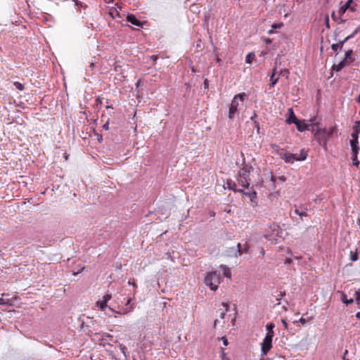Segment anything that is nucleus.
<instances>
[{
  "label": "nucleus",
  "instance_id": "obj_1",
  "mask_svg": "<svg viewBox=\"0 0 360 360\" xmlns=\"http://www.w3.org/2000/svg\"><path fill=\"white\" fill-rule=\"evenodd\" d=\"M252 169V167L245 165L239 170L237 179L242 187L247 188L250 186V174Z\"/></svg>",
  "mask_w": 360,
  "mask_h": 360
},
{
  "label": "nucleus",
  "instance_id": "obj_2",
  "mask_svg": "<svg viewBox=\"0 0 360 360\" xmlns=\"http://www.w3.org/2000/svg\"><path fill=\"white\" fill-rule=\"evenodd\" d=\"M221 282V277L217 271H212L208 273L205 278V284L209 286L212 290H216L218 285Z\"/></svg>",
  "mask_w": 360,
  "mask_h": 360
},
{
  "label": "nucleus",
  "instance_id": "obj_3",
  "mask_svg": "<svg viewBox=\"0 0 360 360\" xmlns=\"http://www.w3.org/2000/svg\"><path fill=\"white\" fill-rule=\"evenodd\" d=\"M245 96V94L241 93V94H236L233 97V98L231 101V105L229 107V117L230 119L234 118L236 114L238 112V106L239 105L238 101H240V102L243 103L244 101Z\"/></svg>",
  "mask_w": 360,
  "mask_h": 360
},
{
  "label": "nucleus",
  "instance_id": "obj_4",
  "mask_svg": "<svg viewBox=\"0 0 360 360\" xmlns=\"http://www.w3.org/2000/svg\"><path fill=\"white\" fill-rule=\"evenodd\" d=\"M274 337L270 335H265L264 339L261 343V354L262 356H266L270 349L272 348V340Z\"/></svg>",
  "mask_w": 360,
  "mask_h": 360
},
{
  "label": "nucleus",
  "instance_id": "obj_5",
  "mask_svg": "<svg viewBox=\"0 0 360 360\" xmlns=\"http://www.w3.org/2000/svg\"><path fill=\"white\" fill-rule=\"evenodd\" d=\"M280 157L288 163H293L297 161V155L289 153H281Z\"/></svg>",
  "mask_w": 360,
  "mask_h": 360
},
{
  "label": "nucleus",
  "instance_id": "obj_6",
  "mask_svg": "<svg viewBox=\"0 0 360 360\" xmlns=\"http://www.w3.org/2000/svg\"><path fill=\"white\" fill-rule=\"evenodd\" d=\"M227 185L229 186V188L231 190H233V191L235 192H239V193H241L244 195H249L250 198H251V200H252V196H255L256 195V193L255 192H253L252 193L250 194L248 193H245L244 192L242 189H236V184L235 182L232 181H229L228 180L227 181Z\"/></svg>",
  "mask_w": 360,
  "mask_h": 360
},
{
  "label": "nucleus",
  "instance_id": "obj_7",
  "mask_svg": "<svg viewBox=\"0 0 360 360\" xmlns=\"http://www.w3.org/2000/svg\"><path fill=\"white\" fill-rule=\"evenodd\" d=\"M277 66H278V58H276L274 67L272 69V73L270 75L271 82H270L269 85L271 87H274L278 81V77L275 78V75L276 74V71H277Z\"/></svg>",
  "mask_w": 360,
  "mask_h": 360
},
{
  "label": "nucleus",
  "instance_id": "obj_8",
  "mask_svg": "<svg viewBox=\"0 0 360 360\" xmlns=\"http://www.w3.org/2000/svg\"><path fill=\"white\" fill-rule=\"evenodd\" d=\"M295 125H296V127H297V130H298L299 131H301V132H302V131H305V130H311V131H314V130H315V129H314V126H313V127H312V128L311 129V128H310V125H309V124H307V123L305 122V120H302V121H301V120H299V121L295 124Z\"/></svg>",
  "mask_w": 360,
  "mask_h": 360
},
{
  "label": "nucleus",
  "instance_id": "obj_9",
  "mask_svg": "<svg viewBox=\"0 0 360 360\" xmlns=\"http://www.w3.org/2000/svg\"><path fill=\"white\" fill-rule=\"evenodd\" d=\"M336 130H337L336 126H334V127L330 128L329 129H327L326 128L318 129L316 135H319V134H321L323 133V134H326L327 136V137H330L336 131Z\"/></svg>",
  "mask_w": 360,
  "mask_h": 360
},
{
  "label": "nucleus",
  "instance_id": "obj_10",
  "mask_svg": "<svg viewBox=\"0 0 360 360\" xmlns=\"http://www.w3.org/2000/svg\"><path fill=\"white\" fill-rule=\"evenodd\" d=\"M127 20L128 22H131V24H133L136 26H138V27H141L142 24H143L133 14H129V13L127 14Z\"/></svg>",
  "mask_w": 360,
  "mask_h": 360
},
{
  "label": "nucleus",
  "instance_id": "obj_11",
  "mask_svg": "<svg viewBox=\"0 0 360 360\" xmlns=\"http://www.w3.org/2000/svg\"><path fill=\"white\" fill-rule=\"evenodd\" d=\"M353 51L352 49H349L346 51L345 56L344 58L345 62L347 63L348 65H349L351 63H352L354 60V58L353 57Z\"/></svg>",
  "mask_w": 360,
  "mask_h": 360
},
{
  "label": "nucleus",
  "instance_id": "obj_12",
  "mask_svg": "<svg viewBox=\"0 0 360 360\" xmlns=\"http://www.w3.org/2000/svg\"><path fill=\"white\" fill-rule=\"evenodd\" d=\"M288 112H289V117L287 119L286 122L288 123V124H296L299 120L297 118V117L295 115L294 112H293V110L292 108H289L288 110Z\"/></svg>",
  "mask_w": 360,
  "mask_h": 360
},
{
  "label": "nucleus",
  "instance_id": "obj_13",
  "mask_svg": "<svg viewBox=\"0 0 360 360\" xmlns=\"http://www.w3.org/2000/svg\"><path fill=\"white\" fill-rule=\"evenodd\" d=\"M346 41H345V39L342 40V41H340L337 44H333L331 45V49L333 51L336 52L338 51V49H342V47H343V45L345 43Z\"/></svg>",
  "mask_w": 360,
  "mask_h": 360
},
{
  "label": "nucleus",
  "instance_id": "obj_14",
  "mask_svg": "<svg viewBox=\"0 0 360 360\" xmlns=\"http://www.w3.org/2000/svg\"><path fill=\"white\" fill-rule=\"evenodd\" d=\"M346 62H345L344 60H342L338 65H333V70L336 72L340 71L342 69H343L345 66H347Z\"/></svg>",
  "mask_w": 360,
  "mask_h": 360
},
{
  "label": "nucleus",
  "instance_id": "obj_15",
  "mask_svg": "<svg viewBox=\"0 0 360 360\" xmlns=\"http://www.w3.org/2000/svg\"><path fill=\"white\" fill-rule=\"evenodd\" d=\"M349 8V4H345L341 6L338 11V14L339 15V18H342V15L345 13Z\"/></svg>",
  "mask_w": 360,
  "mask_h": 360
},
{
  "label": "nucleus",
  "instance_id": "obj_16",
  "mask_svg": "<svg viewBox=\"0 0 360 360\" xmlns=\"http://www.w3.org/2000/svg\"><path fill=\"white\" fill-rule=\"evenodd\" d=\"M274 327H275V325L273 323H270L267 324L266 325L267 333H266V335H270L271 337H274V332L273 329L274 328Z\"/></svg>",
  "mask_w": 360,
  "mask_h": 360
},
{
  "label": "nucleus",
  "instance_id": "obj_17",
  "mask_svg": "<svg viewBox=\"0 0 360 360\" xmlns=\"http://www.w3.org/2000/svg\"><path fill=\"white\" fill-rule=\"evenodd\" d=\"M131 299H129L127 300V302L126 303V306L127 307L129 306V307L125 309L123 314H127V313L134 311V304H131Z\"/></svg>",
  "mask_w": 360,
  "mask_h": 360
},
{
  "label": "nucleus",
  "instance_id": "obj_18",
  "mask_svg": "<svg viewBox=\"0 0 360 360\" xmlns=\"http://www.w3.org/2000/svg\"><path fill=\"white\" fill-rule=\"evenodd\" d=\"M341 300L342 302L347 305L352 304L354 302V300L352 298L347 299V295L344 292H342Z\"/></svg>",
  "mask_w": 360,
  "mask_h": 360
},
{
  "label": "nucleus",
  "instance_id": "obj_19",
  "mask_svg": "<svg viewBox=\"0 0 360 360\" xmlns=\"http://www.w3.org/2000/svg\"><path fill=\"white\" fill-rule=\"evenodd\" d=\"M307 157V151H305L304 149H302V150H300V156L298 157V156L297 155V161H302V160H306Z\"/></svg>",
  "mask_w": 360,
  "mask_h": 360
},
{
  "label": "nucleus",
  "instance_id": "obj_20",
  "mask_svg": "<svg viewBox=\"0 0 360 360\" xmlns=\"http://www.w3.org/2000/svg\"><path fill=\"white\" fill-rule=\"evenodd\" d=\"M359 31H360V26L357 27L351 34L346 37L344 39L345 41L347 42L349 39L353 38Z\"/></svg>",
  "mask_w": 360,
  "mask_h": 360
},
{
  "label": "nucleus",
  "instance_id": "obj_21",
  "mask_svg": "<svg viewBox=\"0 0 360 360\" xmlns=\"http://www.w3.org/2000/svg\"><path fill=\"white\" fill-rule=\"evenodd\" d=\"M359 31H360V26L357 27L351 34L346 37L344 39L345 41L347 42L349 39L353 38Z\"/></svg>",
  "mask_w": 360,
  "mask_h": 360
},
{
  "label": "nucleus",
  "instance_id": "obj_22",
  "mask_svg": "<svg viewBox=\"0 0 360 360\" xmlns=\"http://www.w3.org/2000/svg\"><path fill=\"white\" fill-rule=\"evenodd\" d=\"M255 55L254 53H249L245 57V62L247 63H252V62L255 60Z\"/></svg>",
  "mask_w": 360,
  "mask_h": 360
},
{
  "label": "nucleus",
  "instance_id": "obj_23",
  "mask_svg": "<svg viewBox=\"0 0 360 360\" xmlns=\"http://www.w3.org/2000/svg\"><path fill=\"white\" fill-rule=\"evenodd\" d=\"M353 155H357L359 153V147L358 143H350Z\"/></svg>",
  "mask_w": 360,
  "mask_h": 360
},
{
  "label": "nucleus",
  "instance_id": "obj_24",
  "mask_svg": "<svg viewBox=\"0 0 360 360\" xmlns=\"http://www.w3.org/2000/svg\"><path fill=\"white\" fill-rule=\"evenodd\" d=\"M2 297H0V304H6V305H11V302L9 299L4 298L3 297L5 296V294L3 293Z\"/></svg>",
  "mask_w": 360,
  "mask_h": 360
},
{
  "label": "nucleus",
  "instance_id": "obj_25",
  "mask_svg": "<svg viewBox=\"0 0 360 360\" xmlns=\"http://www.w3.org/2000/svg\"><path fill=\"white\" fill-rule=\"evenodd\" d=\"M345 4H349V8L347 10L352 12H354L356 11V4L352 5L354 4L353 0H347Z\"/></svg>",
  "mask_w": 360,
  "mask_h": 360
},
{
  "label": "nucleus",
  "instance_id": "obj_26",
  "mask_svg": "<svg viewBox=\"0 0 360 360\" xmlns=\"http://www.w3.org/2000/svg\"><path fill=\"white\" fill-rule=\"evenodd\" d=\"M350 259L352 262H355V261L358 260L357 248H356L355 251L350 252Z\"/></svg>",
  "mask_w": 360,
  "mask_h": 360
},
{
  "label": "nucleus",
  "instance_id": "obj_27",
  "mask_svg": "<svg viewBox=\"0 0 360 360\" xmlns=\"http://www.w3.org/2000/svg\"><path fill=\"white\" fill-rule=\"evenodd\" d=\"M352 129L354 133H360V120L354 122Z\"/></svg>",
  "mask_w": 360,
  "mask_h": 360
},
{
  "label": "nucleus",
  "instance_id": "obj_28",
  "mask_svg": "<svg viewBox=\"0 0 360 360\" xmlns=\"http://www.w3.org/2000/svg\"><path fill=\"white\" fill-rule=\"evenodd\" d=\"M96 306L98 307L101 311H104L107 307V302H104V301L102 300L101 301L96 302Z\"/></svg>",
  "mask_w": 360,
  "mask_h": 360
},
{
  "label": "nucleus",
  "instance_id": "obj_29",
  "mask_svg": "<svg viewBox=\"0 0 360 360\" xmlns=\"http://www.w3.org/2000/svg\"><path fill=\"white\" fill-rule=\"evenodd\" d=\"M221 304L224 307V309L223 310V311L221 312L220 317H221V319H224L226 312L229 310V306L227 303H225V302H222Z\"/></svg>",
  "mask_w": 360,
  "mask_h": 360
},
{
  "label": "nucleus",
  "instance_id": "obj_30",
  "mask_svg": "<svg viewBox=\"0 0 360 360\" xmlns=\"http://www.w3.org/2000/svg\"><path fill=\"white\" fill-rule=\"evenodd\" d=\"M248 252V246H245V248H244V250H241L240 248V243H238L237 245V250H236V253H238L239 255H242L243 252Z\"/></svg>",
  "mask_w": 360,
  "mask_h": 360
},
{
  "label": "nucleus",
  "instance_id": "obj_31",
  "mask_svg": "<svg viewBox=\"0 0 360 360\" xmlns=\"http://www.w3.org/2000/svg\"><path fill=\"white\" fill-rule=\"evenodd\" d=\"M359 134L352 132V139L351 140L350 143H358Z\"/></svg>",
  "mask_w": 360,
  "mask_h": 360
},
{
  "label": "nucleus",
  "instance_id": "obj_32",
  "mask_svg": "<svg viewBox=\"0 0 360 360\" xmlns=\"http://www.w3.org/2000/svg\"><path fill=\"white\" fill-rule=\"evenodd\" d=\"M359 161L357 159V155H352V164L354 166L359 167Z\"/></svg>",
  "mask_w": 360,
  "mask_h": 360
},
{
  "label": "nucleus",
  "instance_id": "obj_33",
  "mask_svg": "<svg viewBox=\"0 0 360 360\" xmlns=\"http://www.w3.org/2000/svg\"><path fill=\"white\" fill-rule=\"evenodd\" d=\"M224 276L226 278H231V273L229 269L225 266L224 267Z\"/></svg>",
  "mask_w": 360,
  "mask_h": 360
},
{
  "label": "nucleus",
  "instance_id": "obj_34",
  "mask_svg": "<svg viewBox=\"0 0 360 360\" xmlns=\"http://www.w3.org/2000/svg\"><path fill=\"white\" fill-rule=\"evenodd\" d=\"M279 75H281V76H285L288 77V75H289V70L288 69H282L279 71V73H278Z\"/></svg>",
  "mask_w": 360,
  "mask_h": 360
},
{
  "label": "nucleus",
  "instance_id": "obj_35",
  "mask_svg": "<svg viewBox=\"0 0 360 360\" xmlns=\"http://www.w3.org/2000/svg\"><path fill=\"white\" fill-rule=\"evenodd\" d=\"M295 213L299 215L300 217L308 216L307 213L305 212H300L298 209L295 210Z\"/></svg>",
  "mask_w": 360,
  "mask_h": 360
},
{
  "label": "nucleus",
  "instance_id": "obj_36",
  "mask_svg": "<svg viewBox=\"0 0 360 360\" xmlns=\"http://www.w3.org/2000/svg\"><path fill=\"white\" fill-rule=\"evenodd\" d=\"M14 86L16 87L17 89L20 91H22L24 89V86L18 82H15Z\"/></svg>",
  "mask_w": 360,
  "mask_h": 360
},
{
  "label": "nucleus",
  "instance_id": "obj_37",
  "mask_svg": "<svg viewBox=\"0 0 360 360\" xmlns=\"http://www.w3.org/2000/svg\"><path fill=\"white\" fill-rule=\"evenodd\" d=\"M110 15L113 18H115L117 15H119V13L116 9L111 10L110 12Z\"/></svg>",
  "mask_w": 360,
  "mask_h": 360
},
{
  "label": "nucleus",
  "instance_id": "obj_38",
  "mask_svg": "<svg viewBox=\"0 0 360 360\" xmlns=\"http://www.w3.org/2000/svg\"><path fill=\"white\" fill-rule=\"evenodd\" d=\"M112 296L110 294H106L103 297V300L104 302H107L111 299Z\"/></svg>",
  "mask_w": 360,
  "mask_h": 360
},
{
  "label": "nucleus",
  "instance_id": "obj_39",
  "mask_svg": "<svg viewBox=\"0 0 360 360\" xmlns=\"http://www.w3.org/2000/svg\"><path fill=\"white\" fill-rule=\"evenodd\" d=\"M120 349L121 350V352L124 354V356H126V352H127V347L126 346H124V345L122 344H120Z\"/></svg>",
  "mask_w": 360,
  "mask_h": 360
},
{
  "label": "nucleus",
  "instance_id": "obj_40",
  "mask_svg": "<svg viewBox=\"0 0 360 360\" xmlns=\"http://www.w3.org/2000/svg\"><path fill=\"white\" fill-rule=\"evenodd\" d=\"M354 295H355L356 302H359L360 301V289L355 291Z\"/></svg>",
  "mask_w": 360,
  "mask_h": 360
},
{
  "label": "nucleus",
  "instance_id": "obj_41",
  "mask_svg": "<svg viewBox=\"0 0 360 360\" xmlns=\"http://www.w3.org/2000/svg\"><path fill=\"white\" fill-rule=\"evenodd\" d=\"M283 23H280V24H273L271 27L274 29V30H276V29H280L283 27Z\"/></svg>",
  "mask_w": 360,
  "mask_h": 360
},
{
  "label": "nucleus",
  "instance_id": "obj_42",
  "mask_svg": "<svg viewBox=\"0 0 360 360\" xmlns=\"http://www.w3.org/2000/svg\"><path fill=\"white\" fill-rule=\"evenodd\" d=\"M331 18H332L334 20H335V21H337V20H338V18H339V15H336V13H335V11H333V12L332 13V14H331Z\"/></svg>",
  "mask_w": 360,
  "mask_h": 360
},
{
  "label": "nucleus",
  "instance_id": "obj_43",
  "mask_svg": "<svg viewBox=\"0 0 360 360\" xmlns=\"http://www.w3.org/2000/svg\"><path fill=\"white\" fill-rule=\"evenodd\" d=\"M112 338V336L110 335V334H108V333H104L103 335H102V338L103 340H105V338Z\"/></svg>",
  "mask_w": 360,
  "mask_h": 360
},
{
  "label": "nucleus",
  "instance_id": "obj_44",
  "mask_svg": "<svg viewBox=\"0 0 360 360\" xmlns=\"http://www.w3.org/2000/svg\"><path fill=\"white\" fill-rule=\"evenodd\" d=\"M103 128L105 129V130H108L109 129V122L108 121L105 124H104L103 125Z\"/></svg>",
  "mask_w": 360,
  "mask_h": 360
},
{
  "label": "nucleus",
  "instance_id": "obj_45",
  "mask_svg": "<svg viewBox=\"0 0 360 360\" xmlns=\"http://www.w3.org/2000/svg\"><path fill=\"white\" fill-rule=\"evenodd\" d=\"M128 284H129V285H133L134 288H136V287H137V285L136 284V283H135L134 281H131V280H129V281H128Z\"/></svg>",
  "mask_w": 360,
  "mask_h": 360
},
{
  "label": "nucleus",
  "instance_id": "obj_46",
  "mask_svg": "<svg viewBox=\"0 0 360 360\" xmlns=\"http://www.w3.org/2000/svg\"><path fill=\"white\" fill-rule=\"evenodd\" d=\"M204 87H205V89H208V87H209V83H208L207 79H205L204 80Z\"/></svg>",
  "mask_w": 360,
  "mask_h": 360
},
{
  "label": "nucleus",
  "instance_id": "obj_47",
  "mask_svg": "<svg viewBox=\"0 0 360 360\" xmlns=\"http://www.w3.org/2000/svg\"><path fill=\"white\" fill-rule=\"evenodd\" d=\"M221 339L223 340L224 345L227 346L229 344L228 340L225 337H223Z\"/></svg>",
  "mask_w": 360,
  "mask_h": 360
},
{
  "label": "nucleus",
  "instance_id": "obj_48",
  "mask_svg": "<svg viewBox=\"0 0 360 360\" xmlns=\"http://www.w3.org/2000/svg\"><path fill=\"white\" fill-rule=\"evenodd\" d=\"M221 353H222V357H223L222 360H229V359H226V357H225V352H224V350L223 348H221Z\"/></svg>",
  "mask_w": 360,
  "mask_h": 360
},
{
  "label": "nucleus",
  "instance_id": "obj_49",
  "mask_svg": "<svg viewBox=\"0 0 360 360\" xmlns=\"http://www.w3.org/2000/svg\"><path fill=\"white\" fill-rule=\"evenodd\" d=\"M278 179L281 181H286V177L285 176H280L278 177Z\"/></svg>",
  "mask_w": 360,
  "mask_h": 360
},
{
  "label": "nucleus",
  "instance_id": "obj_50",
  "mask_svg": "<svg viewBox=\"0 0 360 360\" xmlns=\"http://www.w3.org/2000/svg\"><path fill=\"white\" fill-rule=\"evenodd\" d=\"M282 323H283V325L284 328L287 329V328H288V323H287V322L285 321V320L283 319V320H282Z\"/></svg>",
  "mask_w": 360,
  "mask_h": 360
},
{
  "label": "nucleus",
  "instance_id": "obj_51",
  "mask_svg": "<svg viewBox=\"0 0 360 360\" xmlns=\"http://www.w3.org/2000/svg\"><path fill=\"white\" fill-rule=\"evenodd\" d=\"M264 42H265L266 44H270V43H271V39H269V38H266V39H264Z\"/></svg>",
  "mask_w": 360,
  "mask_h": 360
},
{
  "label": "nucleus",
  "instance_id": "obj_52",
  "mask_svg": "<svg viewBox=\"0 0 360 360\" xmlns=\"http://www.w3.org/2000/svg\"><path fill=\"white\" fill-rule=\"evenodd\" d=\"M150 58L153 60V61H156L158 58V57L155 55H153Z\"/></svg>",
  "mask_w": 360,
  "mask_h": 360
},
{
  "label": "nucleus",
  "instance_id": "obj_53",
  "mask_svg": "<svg viewBox=\"0 0 360 360\" xmlns=\"http://www.w3.org/2000/svg\"><path fill=\"white\" fill-rule=\"evenodd\" d=\"M300 322L302 325H304V324L306 323V320H305V319H304V318H301V319H300Z\"/></svg>",
  "mask_w": 360,
  "mask_h": 360
},
{
  "label": "nucleus",
  "instance_id": "obj_54",
  "mask_svg": "<svg viewBox=\"0 0 360 360\" xmlns=\"http://www.w3.org/2000/svg\"><path fill=\"white\" fill-rule=\"evenodd\" d=\"M274 33V30L271 27V29L268 31V34H272Z\"/></svg>",
  "mask_w": 360,
  "mask_h": 360
},
{
  "label": "nucleus",
  "instance_id": "obj_55",
  "mask_svg": "<svg viewBox=\"0 0 360 360\" xmlns=\"http://www.w3.org/2000/svg\"><path fill=\"white\" fill-rule=\"evenodd\" d=\"M271 147L273 149H277L278 148V146L276 144H271Z\"/></svg>",
  "mask_w": 360,
  "mask_h": 360
},
{
  "label": "nucleus",
  "instance_id": "obj_56",
  "mask_svg": "<svg viewBox=\"0 0 360 360\" xmlns=\"http://www.w3.org/2000/svg\"><path fill=\"white\" fill-rule=\"evenodd\" d=\"M285 295V291L280 292L281 298H283Z\"/></svg>",
  "mask_w": 360,
  "mask_h": 360
},
{
  "label": "nucleus",
  "instance_id": "obj_57",
  "mask_svg": "<svg viewBox=\"0 0 360 360\" xmlns=\"http://www.w3.org/2000/svg\"><path fill=\"white\" fill-rule=\"evenodd\" d=\"M257 116V113H256V112H254V113H253V115L250 117V119H251L252 120H254Z\"/></svg>",
  "mask_w": 360,
  "mask_h": 360
},
{
  "label": "nucleus",
  "instance_id": "obj_58",
  "mask_svg": "<svg viewBox=\"0 0 360 360\" xmlns=\"http://www.w3.org/2000/svg\"><path fill=\"white\" fill-rule=\"evenodd\" d=\"M316 119L314 118V119H311L309 121L312 123L313 125H316V124L314 123Z\"/></svg>",
  "mask_w": 360,
  "mask_h": 360
},
{
  "label": "nucleus",
  "instance_id": "obj_59",
  "mask_svg": "<svg viewBox=\"0 0 360 360\" xmlns=\"http://www.w3.org/2000/svg\"><path fill=\"white\" fill-rule=\"evenodd\" d=\"M356 317L357 319H360V311H359V312H357V313L356 314Z\"/></svg>",
  "mask_w": 360,
  "mask_h": 360
},
{
  "label": "nucleus",
  "instance_id": "obj_60",
  "mask_svg": "<svg viewBox=\"0 0 360 360\" xmlns=\"http://www.w3.org/2000/svg\"><path fill=\"white\" fill-rule=\"evenodd\" d=\"M217 323H218V320H217V319H216V320L214 321V328H215V327H216V326H217Z\"/></svg>",
  "mask_w": 360,
  "mask_h": 360
},
{
  "label": "nucleus",
  "instance_id": "obj_61",
  "mask_svg": "<svg viewBox=\"0 0 360 360\" xmlns=\"http://www.w3.org/2000/svg\"><path fill=\"white\" fill-rule=\"evenodd\" d=\"M255 127H257V129H259V123L257 122H255Z\"/></svg>",
  "mask_w": 360,
  "mask_h": 360
},
{
  "label": "nucleus",
  "instance_id": "obj_62",
  "mask_svg": "<svg viewBox=\"0 0 360 360\" xmlns=\"http://www.w3.org/2000/svg\"><path fill=\"white\" fill-rule=\"evenodd\" d=\"M94 67V63H91L90 65V68H93Z\"/></svg>",
  "mask_w": 360,
  "mask_h": 360
},
{
  "label": "nucleus",
  "instance_id": "obj_63",
  "mask_svg": "<svg viewBox=\"0 0 360 360\" xmlns=\"http://www.w3.org/2000/svg\"><path fill=\"white\" fill-rule=\"evenodd\" d=\"M348 354V351L346 349L344 352V355L343 356H346L347 354Z\"/></svg>",
  "mask_w": 360,
  "mask_h": 360
},
{
  "label": "nucleus",
  "instance_id": "obj_64",
  "mask_svg": "<svg viewBox=\"0 0 360 360\" xmlns=\"http://www.w3.org/2000/svg\"><path fill=\"white\" fill-rule=\"evenodd\" d=\"M357 101H358V102H359V103L360 104V94L359 95V97H358Z\"/></svg>",
  "mask_w": 360,
  "mask_h": 360
}]
</instances>
